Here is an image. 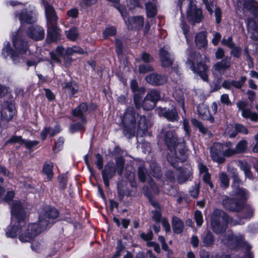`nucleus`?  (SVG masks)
Returning a JSON list of instances; mask_svg holds the SVG:
<instances>
[{
  "instance_id": "47",
  "label": "nucleus",
  "mask_w": 258,
  "mask_h": 258,
  "mask_svg": "<svg viewBox=\"0 0 258 258\" xmlns=\"http://www.w3.org/2000/svg\"><path fill=\"white\" fill-rule=\"evenodd\" d=\"M195 219L198 226H201L203 223V216L201 211H196L195 213Z\"/></svg>"
},
{
  "instance_id": "25",
  "label": "nucleus",
  "mask_w": 258,
  "mask_h": 258,
  "mask_svg": "<svg viewBox=\"0 0 258 258\" xmlns=\"http://www.w3.org/2000/svg\"><path fill=\"white\" fill-rule=\"evenodd\" d=\"M115 174V169L113 162H108L105 166L104 169L102 171V177L111 178Z\"/></svg>"
},
{
  "instance_id": "20",
  "label": "nucleus",
  "mask_w": 258,
  "mask_h": 258,
  "mask_svg": "<svg viewBox=\"0 0 258 258\" xmlns=\"http://www.w3.org/2000/svg\"><path fill=\"white\" fill-rule=\"evenodd\" d=\"M247 103L243 101H239L237 103V106L239 110L242 111V116L246 118H249L253 121L258 120V114L255 112H252L249 109H245L247 106Z\"/></svg>"
},
{
  "instance_id": "9",
  "label": "nucleus",
  "mask_w": 258,
  "mask_h": 258,
  "mask_svg": "<svg viewBox=\"0 0 258 258\" xmlns=\"http://www.w3.org/2000/svg\"><path fill=\"white\" fill-rule=\"evenodd\" d=\"M176 146V148H174L175 149V158L173 159L171 156L169 155L167 156V159L172 166L177 168L178 166L176 165V162H184L187 158V156L184 148V143L177 144Z\"/></svg>"
},
{
  "instance_id": "29",
  "label": "nucleus",
  "mask_w": 258,
  "mask_h": 258,
  "mask_svg": "<svg viewBox=\"0 0 258 258\" xmlns=\"http://www.w3.org/2000/svg\"><path fill=\"white\" fill-rule=\"evenodd\" d=\"M230 243L233 245V247L236 248L241 246L245 244L243 235L239 234L237 235H232L230 239Z\"/></svg>"
},
{
  "instance_id": "4",
  "label": "nucleus",
  "mask_w": 258,
  "mask_h": 258,
  "mask_svg": "<svg viewBox=\"0 0 258 258\" xmlns=\"http://www.w3.org/2000/svg\"><path fill=\"white\" fill-rule=\"evenodd\" d=\"M13 45L18 52L16 53L13 51L11 48L10 42H8L2 50V55L5 58L10 56L13 62L15 63H17L20 61V55H22L27 52L28 45L26 42L21 39H18L17 37L13 38Z\"/></svg>"
},
{
  "instance_id": "23",
  "label": "nucleus",
  "mask_w": 258,
  "mask_h": 258,
  "mask_svg": "<svg viewBox=\"0 0 258 258\" xmlns=\"http://www.w3.org/2000/svg\"><path fill=\"white\" fill-rule=\"evenodd\" d=\"M158 114L160 116H163L168 120L171 121L177 120L178 118L176 109L174 107L171 110H167L166 108H160L159 110Z\"/></svg>"
},
{
  "instance_id": "34",
  "label": "nucleus",
  "mask_w": 258,
  "mask_h": 258,
  "mask_svg": "<svg viewBox=\"0 0 258 258\" xmlns=\"http://www.w3.org/2000/svg\"><path fill=\"white\" fill-rule=\"evenodd\" d=\"M53 165L52 163H45L43 166V173L46 175L47 178L49 179H51L53 176Z\"/></svg>"
},
{
  "instance_id": "53",
  "label": "nucleus",
  "mask_w": 258,
  "mask_h": 258,
  "mask_svg": "<svg viewBox=\"0 0 258 258\" xmlns=\"http://www.w3.org/2000/svg\"><path fill=\"white\" fill-rule=\"evenodd\" d=\"M220 101L222 103L228 106L232 104L229 99V95L227 94H222L220 97Z\"/></svg>"
},
{
  "instance_id": "38",
  "label": "nucleus",
  "mask_w": 258,
  "mask_h": 258,
  "mask_svg": "<svg viewBox=\"0 0 258 258\" xmlns=\"http://www.w3.org/2000/svg\"><path fill=\"white\" fill-rule=\"evenodd\" d=\"M247 142L246 140L240 141L236 145L235 150L237 154H240L245 152L247 149Z\"/></svg>"
},
{
  "instance_id": "3",
  "label": "nucleus",
  "mask_w": 258,
  "mask_h": 258,
  "mask_svg": "<svg viewBox=\"0 0 258 258\" xmlns=\"http://www.w3.org/2000/svg\"><path fill=\"white\" fill-rule=\"evenodd\" d=\"M188 58L186 64L195 74L198 75L204 81H208L209 68L200 61L202 56L199 52L190 49L187 50Z\"/></svg>"
},
{
  "instance_id": "41",
  "label": "nucleus",
  "mask_w": 258,
  "mask_h": 258,
  "mask_svg": "<svg viewBox=\"0 0 258 258\" xmlns=\"http://www.w3.org/2000/svg\"><path fill=\"white\" fill-rule=\"evenodd\" d=\"M150 166L152 175L156 178H160L162 174L160 168L155 163H153Z\"/></svg>"
},
{
  "instance_id": "17",
  "label": "nucleus",
  "mask_w": 258,
  "mask_h": 258,
  "mask_svg": "<svg viewBox=\"0 0 258 258\" xmlns=\"http://www.w3.org/2000/svg\"><path fill=\"white\" fill-rule=\"evenodd\" d=\"M16 17L18 18L21 24H31L36 21L37 14L35 11H27L24 10L21 12L17 13Z\"/></svg>"
},
{
  "instance_id": "58",
  "label": "nucleus",
  "mask_w": 258,
  "mask_h": 258,
  "mask_svg": "<svg viewBox=\"0 0 258 258\" xmlns=\"http://www.w3.org/2000/svg\"><path fill=\"white\" fill-rule=\"evenodd\" d=\"M239 166L244 173L248 172L250 169V165L246 162L239 161Z\"/></svg>"
},
{
  "instance_id": "13",
  "label": "nucleus",
  "mask_w": 258,
  "mask_h": 258,
  "mask_svg": "<svg viewBox=\"0 0 258 258\" xmlns=\"http://www.w3.org/2000/svg\"><path fill=\"white\" fill-rule=\"evenodd\" d=\"M159 55L162 66L168 67L172 64L174 57L170 51V47L168 45H164L160 49Z\"/></svg>"
},
{
  "instance_id": "8",
  "label": "nucleus",
  "mask_w": 258,
  "mask_h": 258,
  "mask_svg": "<svg viewBox=\"0 0 258 258\" xmlns=\"http://www.w3.org/2000/svg\"><path fill=\"white\" fill-rule=\"evenodd\" d=\"M117 9L120 12L125 24L129 28L133 29H141L144 25V18L142 16L128 18L126 11L123 7L118 6Z\"/></svg>"
},
{
  "instance_id": "24",
  "label": "nucleus",
  "mask_w": 258,
  "mask_h": 258,
  "mask_svg": "<svg viewBox=\"0 0 258 258\" xmlns=\"http://www.w3.org/2000/svg\"><path fill=\"white\" fill-rule=\"evenodd\" d=\"M198 111L199 115L204 120H208L210 122H213L214 121V118L211 115L208 107L203 104H200L198 107Z\"/></svg>"
},
{
  "instance_id": "21",
  "label": "nucleus",
  "mask_w": 258,
  "mask_h": 258,
  "mask_svg": "<svg viewBox=\"0 0 258 258\" xmlns=\"http://www.w3.org/2000/svg\"><path fill=\"white\" fill-rule=\"evenodd\" d=\"M146 80L153 85H161L166 82L167 78L162 75L153 73L147 76Z\"/></svg>"
},
{
  "instance_id": "45",
  "label": "nucleus",
  "mask_w": 258,
  "mask_h": 258,
  "mask_svg": "<svg viewBox=\"0 0 258 258\" xmlns=\"http://www.w3.org/2000/svg\"><path fill=\"white\" fill-rule=\"evenodd\" d=\"M125 248L124 246L122 244L121 240L117 241V244L116 247V252L113 255L114 258H118L121 255V253L123 251Z\"/></svg>"
},
{
  "instance_id": "61",
  "label": "nucleus",
  "mask_w": 258,
  "mask_h": 258,
  "mask_svg": "<svg viewBox=\"0 0 258 258\" xmlns=\"http://www.w3.org/2000/svg\"><path fill=\"white\" fill-rule=\"evenodd\" d=\"M203 179L204 181L208 184L211 188L213 187V185L210 181L211 175L208 172L203 174Z\"/></svg>"
},
{
  "instance_id": "32",
  "label": "nucleus",
  "mask_w": 258,
  "mask_h": 258,
  "mask_svg": "<svg viewBox=\"0 0 258 258\" xmlns=\"http://www.w3.org/2000/svg\"><path fill=\"white\" fill-rule=\"evenodd\" d=\"M147 15L149 17H153L157 14V8L156 4L151 2H148L146 4Z\"/></svg>"
},
{
  "instance_id": "63",
  "label": "nucleus",
  "mask_w": 258,
  "mask_h": 258,
  "mask_svg": "<svg viewBox=\"0 0 258 258\" xmlns=\"http://www.w3.org/2000/svg\"><path fill=\"white\" fill-rule=\"evenodd\" d=\"M58 179L61 186L64 188L66 186L67 176L66 174H61L58 176Z\"/></svg>"
},
{
  "instance_id": "59",
  "label": "nucleus",
  "mask_w": 258,
  "mask_h": 258,
  "mask_svg": "<svg viewBox=\"0 0 258 258\" xmlns=\"http://www.w3.org/2000/svg\"><path fill=\"white\" fill-rule=\"evenodd\" d=\"M153 236V232L151 230L149 231L147 233H142L140 237L146 241L151 240Z\"/></svg>"
},
{
  "instance_id": "40",
  "label": "nucleus",
  "mask_w": 258,
  "mask_h": 258,
  "mask_svg": "<svg viewBox=\"0 0 258 258\" xmlns=\"http://www.w3.org/2000/svg\"><path fill=\"white\" fill-rule=\"evenodd\" d=\"M124 161L121 157L116 159L115 170L119 175H121L124 168Z\"/></svg>"
},
{
  "instance_id": "16",
  "label": "nucleus",
  "mask_w": 258,
  "mask_h": 258,
  "mask_svg": "<svg viewBox=\"0 0 258 258\" xmlns=\"http://www.w3.org/2000/svg\"><path fill=\"white\" fill-rule=\"evenodd\" d=\"M223 144L217 143H215L211 148V156L212 160L218 163L224 162L225 158L223 154Z\"/></svg>"
},
{
  "instance_id": "30",
  "label": "nucleus",
  "mask_w": 258,
  "mask_h": 258,
  "mask_svg": "<svg viewBox=\"0 0 258 258\" xmlns=\"http://www.w3.org/2000/svg\"><path fill=\"white\" fill-rule=\"evenodd\" d=\"M202 243L204 246L210 247L213 245L215 239L212 233L208 231L206 234L202 237Z\"/></svg>"
},
{
  "instance_id": "51",
  "label": "nucleus",
  "mask_w": 258,
  "mask_h": 258,
  "mask_svg": "<svg viewBox=\"0 0 258 258\" xmlns=\"http://www.w3.org/2000/svg\"><path fill=\"white\" fill-rule=\"evenodd\" d=\"M32 249L37 252H41L43 249V246L39 242H36L31 244Z\"/></svg>"
},
{
  "instance_id": "56",
  "label": "nucleus",
  "mask_w": 258,
  "mask_h": 258,
  "mask_svg": "<svg viewBox=\"0 0 258 258\" xmlns=\"http://www.w3.org/2000/svg\"><path fill=\"white\" fill-rule=\"evenodd\" d=\"M64 143V139L63 138H59L55 144V147L53 148L54 152H57L60 150L62 147Z\"/></svg>"
},
{
  "instance_id": "5",
  "label": "nucleus",
  "mask_w": 258,
  "mask_h": 258,
  "mask_svg": "<svg viewBox=\"0 0 258 258\" xmlns=\"http://www.w3.org/2000/svg\"><path fill=\"white\" fill-rule=\"evenodd\" d=\"M230 223L232 225L239 223L233 221L230 217L222 210L216 209L211 216V224L212 228L216 233H221L224 231L226 225Z\"/></svg>"
},
{
  "instance_id": "42",
  "label": "nucleus",
  "mask_w": 258,
  "mask_h": 258,
  "mask_svg": "<svg viewBox=\"0 0 258 258\" xmlns=\"http://www.w3.org/2000/svg\"><path fill=\"white\" fill-rule=\"evenodd\" d=\"M235 129L236 132L232 134L228 133V134H229V136L231 138L234 137L237 132L242 133L244 134H247L248 133L247 129L244 126L240 124H235Z\"/></svg>"
},
{
  "instance_id": "18",
  "label": "nucleus",
  "mask_w": 258,
  "mask_h": 258,
  "mask_svg": "<svg viewBox=\"0 0 258 258\" xmlns=\"http://www.w3.org/2000/svg\"><path fill=\"white\" fill-rule=\"evenodd\" d=\"M164 134V141L167 147L171 150L177 145V138L173 129L165 128L163 129Z\"/></svg>"
},
{
  "instance_id": "1",
  "label": "nucleus",
  "mask_w": 258,
  "mask_h": 258,
  "mask_svg": "<svg viewBox=\"0 0 258 258\" xmlns=\"http://www.w3.org/2000/svg\"><path fill=\"white\" fill-rule=\"evenodd\" d=\"M11 223L6 230L8 237H15L19 234V239L22 242H30L36 236L49 227L53 223V219L58 217L57 211L51 207H46L39 216L38 223L26 225V215L22 203H13L11 207Z\"/></svg>"
},
{
  "instance_id": "49",
  "label": "nucleus",
  "mask_w": 258,
  "mask_h": 258,
  "mask_svg": "<svg viewBox=\"0 0 258 258\" xmlns=\"http://www.w3.org/2000/svg\"><path fill=\"white\" fill-rule=\"evenodd\" d=\"M96 161L95 162L99 170H101L103 167V160L102 156L100 154L95 155Z\"/></svg>"
},
{
  "instance_id": "2",
  "label": "nucleus",
  "mask_w": 258,
  "mask_h": 258,
  "mask_svg": "<svg viewBox=\"0 0 258 258\" xmlns=\"http://www.w3.org/2000/svg\"><path fill=\"white\" fill-rule=\"evenodd\" d=\"M47 19V39L49 42L55 41L59 38L60 30L57 26V17L54 10L46 0H42Z\"/></svg>"
},
{
  "instance_id": "43",
  "label": "nucleus",
  "mask_w": 258,
  "mask_h": 258,
  "mask_svg": "<svg viewBox=\"0 0 258 258\" xmlns=\"http://www.w3.org/2000/svg\"><path fill=\"white\" fill-rule=\"evenodd\" d=\"M82 123H76L72 125L70 127V131L74 133L75 132L79 131L84 128V125L85 124L86 121V119L82 117Z\"/></svg>"
},
{
  "instance_id": "46",
  "label": "nucleus",
  "mask_w": 258,
  "mask_h": 258,
  "mask_svg": "<svg viewBox=\"0 0 258 258\" xmlns=\"http://www.w3.org/2000/svg\"><path fill=\"white\" fill-rule=\"evenodd\" d=\"M116 33V29L113 27H109L107 29H106L103 33V36L105 38H107L109 36H113Z\"/></svg>"
},
{
  "instance_id": "33",
  "label": "nucleus",
  "mask_w": 258,
  "mask_h": 258,
  "mask_svg": "<svg viewBox=\"0 0 258 258\" xmlns=\"http://www.w3.org/2000/svg\"><path fill=\"white\" fill-rule=\"evenodd\" d=\"M67 38L71 41H75L79 37L78 30L76 28H72L65 32Z\"/></svg>"
},
{
  "instance_id": "44",
  "label": "nucleus",
  "mask_w": 258,
  "mask_h": 258,
  "mask_svg": "<svg viewBox=\"0 0 258 258\" xmlns=\"http://www.w3.org/2000/svg\"><path fill=\"white\" fill-rule=\"evenodd\" d=\"M147 170L144 166H141L138 169V176L139 178L142 182H145L147 176Z\"/></svg>"
},
{
  "instance_id": "14",
  "label": "nucleus",
  "mask_w": 258,
  "mask_h": 258,
  "mask_svg": "<svg viewBox=\"0 0 258 258\" xmlns=\"http://www.w3.org/2000/svg\"><path fill=\"white\" fill-rule=\"evenodd\" d=\"M231 64V58L225 57L222 60L217 62L213 65L212 69V73L217 76L223 75L225 71L230 67Z\"/></svg>"
},
{
  "instance_id": "48",
  "label": "nucleus",
  "mask_w": 258,
  "mask_h": 258,
  "mask_svg": "<svg viewBox=\"0 0 258 258\" xmlns=\"http://www.w3.org/2000/svg\"><path fill=\"white\" fill-rule=\"evenodd\" d=\"M203 2L205 5L207 11L209 12L210 14H213V9L216 7L214 4L213 2H209L208 0H203Z\"/></svg>"
},
{
  "instance_id": "28",
  "label": "nucleus",
  "mask_w": 258,
  "mask_h": 258,
  "mask_svg": "<svg viewBox=\"0 0 258 258\" xmlns=\"http://www.w3.org/2000/svg\"><path fill=\"white\" fill-rule=\"evenodd\" d=\"M173 96L179 105L182 107L184 113H185L184 108L183 92L181 89H176L173 93Z\"/></svg>"
},
{
  "instance_id": "54",
  "label": "nucleus",
  "mask_w": 258,
  "mask_h": 258,
  "mask_svg": "<svg viewBox=\"0 0 258 258\" xmlns=\"http://www.w3.org/2000/svg\"><path fill=\"white\" fill-rule=\"evenodd\" d=\"M139 70L141 73L145 74L152 71L153 68L149 64H142L139 66Z\"/></svg>"
},
{
  "instance_id": "36",
  "label": "nucleus",
  "mask_w": 258,
  "mask_h": 258,
  "mask_svg": "<svg viewBox=\"0 0 258 258\" xmlns=\"http://www.w3.org/2000/svg\"><path fill=\"white\" fill-rule=\"evenodd\" d=\"M88 106L86 103H83L73 110V114L76 116L82 117L83 114L87 110Z\"/></svg>"
},
{
  "instance_id": "62",
  "label": "nucleus",
  "mask_w": 258,
  "mask_h": 258,
  "mask_svg": "<svg viewBox=\"0 0 258 258\" xmlns=\"http://www.w3.org/2000/svg\"><path fill=\"white\" fill-rule=\"evenodd\" d=\"M231 48V55L235 57H239L241 55V48L239 47H234V46Z\"/></svg>"
},
{
  "instance_id": "31",
  "label": "nucleus",
  "mask_w": 258,
  "mask_h": 258,
  "mask_svg": "<svg viewBox=\"0 0 258 258\" xmlns=\"http://www.w3.org/2000/svg\"><path fill=\"white\" fill-rule=\"evenodd\" d=\"M223 154L224 155V157H229L234 155L237 154L235 149H231L232 143L231 142H229L226 143L225 144H223Z\"/></svg>"
},
{
  "instance_id": "12",
  "label": "nucleus",
  "mask_w": 258,
  "mask_h": 258,
  "mask_svg": "<svg viewBox=\"0 0 258 258\" xmlns=\"http://www.w3.org/2000/svg\"><path fill=\"white\" fill-rule=\"evenodd\" d=\"M232 178L233 181L232 184V187L233 188V194L234 196H237L241 198L246 199L247 197V193L245 189L240 187L239 184L240 182V180L238 177V173L236 170L233 169Z\"/></svg>"
},
{
  "instance_id": "57",
  "label": "nucleus",
  "mask_w": 258,
  "mask_h": 258,
  "mask_svg": "<svg viewBox=\"0 0 258 258\" xmlns=\"http://www.w3.org/2000/svg\"><path fill=\"white\" fill-rule=\"evenodd\" d=\"M23 141L21 136H13L7 141L6 144L18 143L22 144Z\"/></svg>"
},
{
  "instance_id": "55",
  "label": "nucleus",
  "mask_w": 258,
  "mask_h": 258,
  "mask_svg": "<svg viewBox=\"0 0 258 258\" xmlns=\"http://www.w3.org/2000/svg\"><path fill=\"white\" fill-rule=\"evenodd\" d=\"M127 6L130 9L132 10L136 7H140L141 5L139 0H127Z\"/></svg>"
},
{
  "instance_id": "39",
  "label": "nucleus",
  "mask_w": 258,
  "mask_h": 258,
  "mask_svg": "<svg viewBox=\"0 0 258 258\" xmlns=\"http://www.w3.org/2000/svg\"><path fill=\"white\" fill-rule=\"evenodd\" d=\"M220 185L223 189L227 188L229 185V180L227 175L224 172H221L219 174Z\"/></svg>"
},
{
  "instance_id": "15",
  "label": "nucleus",
  "mask_w": 258,
  "mask_h": 258,
  "mask_svg": "<svg viewBox=\"0 0 258 258\" xmlns=\"http://www.w3.org/2000/svg\"><path fill=\"white\" fill-rule=\"evenodd\" d=\"M131 87L134 93V103L136 107L139 109L141 107L142 98L145 94V89L144 88H139L138 83L135 80H132Z\"/></svg>"
},
{
  "instance_id": "6",
  "label": "nucleus",
  "mask_w": 258,
  "mask_h": 258,
  "mask_svg": "<svg viewBox=\"0 0 258 258\" xmlns=\"http://www.w3.org/2000/svg\"><path fill=\"white\" fill-rule=\"evenodd\" d=\"M123 133L128 138L134 136L136 131V113L133 107H128L122 119Z\"/></svg>"
},
{
  "instance_id": "10",
  "label": "nucleus",
  "mask_w": 258,
  "mask_h": 258,
  "mask_svg": "<svg viewBox=\"0 0 258 258\" xmlns=\"http://www.w3.org/2000/svg\"><path fill=\"white\" fill-rule=\"evenodd\" d=\"M15 114L14 104L12 101L0 103V119L7 121L12 119Z\"/></svg>"
},
{
  "instance_id": "19",
  "label": "nucleus",
  "mask_w": 258,
  "mask_h": 258,
  "mask_svg": "<svg viewBox=\"0 0 258 258\" xmlns=\"http://www.w3.org/2000/svg\"><path fill=\"white\" fill-rule=\"evenodd\" d=\"M27 34L32 39L40 40L44 37V30L38 25H33L29 27L27 31Z\"/></svg>"
},
{
  "instance_id": "27",
  "label": "nucleus",
  "mask_w": 258,
  "mask_h": 258,
  "mask_svg": "<svg viewBox=\"0 0 258 258\" xmlns=\"http://www.w3.org/2000/svg\"><path fill=\"white\" fill-rule=\"evenodd\" d=\"M195 42L199 48H205L207 45L206 35L205 32H200L196 37Z\"/></svg>"
},
{
  "instance_id": "22",
  "label": "nucleus",
  "mask_w": 258,
  "mask_h": 258,
  "mask_svg": "<svg viewBox=\"0 0 258 258\" xmlns=\"http://www.w3.org/2000/svg\"><path fill=\"white\" fill-rule=\"evenodd\" d=\"M149 125L144 115L140 116L136 123V131L138 136L142 137L147 133Z\"/></svg>"
},
{
  "instance_id": "35",
  "label": "nucleus",
  "mask_w": 258,
  "mask_h": 258,
  "mask_svg": "<svg viewBox=\"0 0 258 258\" xmlns=\"http://www.w3.org/2000/svg\"><path fill=\"white\" fill-rule=\"evenodd\" d=\"M234 199H230L227 196H225L222 201V205L224 208L229 211H234L236 209V206H232V202Z\"/></svg>"
},
{
  "instance_id": "7",
  "label": "nucleus",
  "mask_w": 258,
  "mask_h": 258,
  "mask_svg": "<svg viewBox=\"0 0 258 258\" xmlns=\"http://www.w3.org/2000/svg\"><path fill=\"white\" fill-rule=\"evenodd\" d=\"M188 6L186 11V17L189 22L194 23H199L204 19L202 11L196 6L195 0H187Z\"/></svg>"
},
{
  "instance_id": "50",
  "label": "nucleus",
  "mask_w": 258,
  "mask_h": 258,
  "mask_svg": "<svg viewBox=\"0 0 258 258\" xmlns=\"http://www.w3.org/2000/svg\"><path fill=\"white\" fill-rule=\"evenodd\" d=\"M152 213L153 214L152 219L154 221L157 223L161 221V214L160 211L158 210H153Z\"/></svg>"
},
{
  "instance_id": "52",
  "label": "nucleus",
  "mask_w": 258,
  "mask_h": 258,
  "mask_svg": "<svg viewBox=\"0 0 258 258\" xmlns=\"http://www.w3.org/2000/svg\"><path fill=\"white\" fill-rule=\"evenodd\" d=\"M38 142L37 141H30V140H23L22 144L25 145L27 149H31L33 147L38 145Z\"/></svg>"
},
{
  "instance_id": "26",
  "label": "nucleus",
  "mask_w": 258,
  "mask_h": 258,
  "mask_svg": "<svg viewBox=\"0 0 258 258\" xmlns=\"http://www.w3.org/2000/svg\"><path fill=\"white\" fill-rule=\"evenodd\" d=\"M172 226L174 232L176 234L181 233L184 228L183 222L176 217H173Z\"/></svg>"
},
{
  "instance_id": "60",
  "label": "nucleus",
  "mask_w": 258,
  "mask_h": 258,
  "mask_svg": "<svg viewBox=\"0 0 258 258\" xmlns=\"http://www.w3.org/2000/svg\"><path fill=\"white\" fill-rule=\"evenodd\" d=\"M222 11L219 7H216L215 9V16L216 22L217 24L220 23L221 21Z\"/></svg>"
},
{
  "instance_id": "11",
  "label": "nucleus",
  "mask_w": 258,
  "mask_h": 258,
  "mask_svg": "<svg viewBox=\"0 0 258 258\" xmlns=\"http://www.w3.org/2000/svg\"><path fill=\"white\" fill-rule=\"evenodd\" d=\"M160 98V92L155 90H152L147 93L143 103H141V106H142L145 110H150L155 106L156 102Z\"/></svg>"
},
{
  "instance_id": "37",
  "label": "nucleus",
  "mask_w": 258,
  "mask_h": 258,
  "mask_svg": "<svg viewBox=\"0 0 258 258\" xmlns=\"http://www.w3.org/2000/svg\"><path fill=\"white\" fill-rule=\"evenodd\" d=\"M63 88L66 89L68 92L72 95L75 94L78 90V86L73 82H67L63 85Z\"/></svg>"
},
{
  "instance_id": "64",
  "label": "nucleus",
  "mask_w": 258,
  "mask_h": 258,
  "mask_svg": "<svg viewBox=\"0 0 258 258\" xmlns=\"http://www.w3.org/2000/svg\"><path fill=\"white\" fill-rule=\"evenodd\" d=\"M222 42L223 45H226L230 48H233L234 45L231 37H229L227 39H223Z\"/></svg>"
}]
</instances>
